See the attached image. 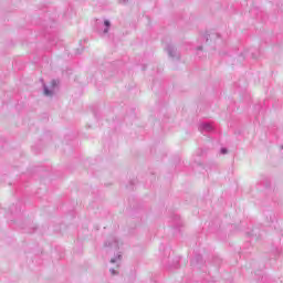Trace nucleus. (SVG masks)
Returning <instances> with one entry per match:
<instances>
[{
    "mask_svg": "<svg viewBox=\"0 0 283 283\" xmlns=\"http://www.w3.org/2000/svg\"><path fill=\"white\" fill-rule=\"evenodd\" d=\"M105 249H112L113 251H118V239L116 237H109L105 243Z\"/></svg>",
    "mask_w": 283,
    "mask_h": 283,
    "instance_id": "nucleus-1",
    "label": "nucleus"
},
{
    "mask_svg": "<svg viewBox=\"0 0 283 283\" xmlns=\"http://www.w3.org/2000/svg\"><path fill=\"white\" fill-rule=\"evenodd\" d=\"M166 51L168 52L170 59H180V54L178 53L174 44H167Z\"/></svg>",
    "mask_w": 283,
    "mask_h": 283,
    "instance_id": "nucleus-2",
    "label": "nucleus"
},
{
    "mask_svg": "<svg viewBox=\"0 0 283 283\" xmlns=\"http://www.w3.org/2000/svg\"><path fill=\"white\" fill-rule=\"evenodd\" d=\"M199 132H201V134H205V132H213V126L209 123H202L199 125Z\"/></svg>",
    "mask_w": 283,
    "mask_h": 283,
    "instance_id": "nucleus-3",
    "label": "nucleus"
},
{
    "mask_svg": "<svg viewBox=\"0 0 283 283\" xmlns=\"http://www.w3.org/2000/svg\"><path fill=\"white\" fill-rule=\"evenodd\" d=\"M105 29L103 30V34H107L109 32V28H112V22L109 20L104 21Z\"/></svg>",
    "mask_w": 283,
    "mask_h": 283,
    "instance_id": "nucleus-4",
    "label": "nucleus"
},
{
    "mask_svg": "<svg viewBox=\"0 0 283 283\" xmlns=\"http://www.w3.org/2000/svg\"><path fill=\"white\" fill-rule=\"evenodd\" d=\"M43 90H44V96H53L54 95V91L50 90L45 84L43 85Z\"/></svg>",
    "mask_w": 283,
    "mask_h": 283,
    "instance_id": "nucleus-5",
    "label": "nucleus"
},
{
    "mask_svg": "<svg viewBox=\"0 0 283 283\" xmlns=\"http://www.w3.org/2000/svg\"><path fill=\"white\" fill-rule=\"evenodd\" d=\"M120 258H123V255L118 254L117 258L111 259V263L116 264V262H118V260H120Z\"/></svg>",
    "mask_w": 283,
    "mask_h": 283,
    "instance_id": "nucleus-6",
    "label": "nucleus"
},
{
    "mask_svg": "<svg viewBox=\"0 0 283 283\" xmlns=\"http://www.w3.org/2000/svg\"><path fill=\"white\" fill-rule=\"evenodd\" d=\"M56 85H59V82L56 80H52V82H51L52 90H54V87H56Z\"/></svg>",
    "mask_w": 283,
    "mask_h": 283,
    "instance_id": "nucleus-7",
    "label": "nucleus"
},
{
    "mask_svg": "<svg viewBox=\"0 0 283 283\" xmlns=\"http://www.w3.org/2000/svg\"><path fill=\"white\" fill-rule=\"evenodd\" d=\"M109 272L112 273V275H117L118 274V272H116V270H114V269H111Z\"/></svg>",
    "mask_w": 283,
    "mask_h": 283,
    "instance_id": "nucleus-8",
    "label": "nucleus"
},
{
    "mask_svg": "<svg viewBox=\"0 0 283 283\" xmlns=\"http://www.w3.org/2000/svg\"><path fill=\"white\" fill-rule=\"evenodd\" d=\"M227 153H228L227 148L221 149V154H227Z\"/></svg>",
    "mask_w": 283,
    "mask_h": 283,
    "instance_id": "nucleus-9",
    "label": "nucleus"
},
{
    "mask_svg": "<svg viewBox=\"0 0 283 283\" xmlns=\"http://www.w3.org/2000/svg\"><path fill=\"white\" fill-rule=\"evenodd\" d=\"M119 2H120V3H126V2H127V0H119Z\"/></svg>",
    "mask_w": 283,
    "mask_h": 283,
    "instance_id": "nucleus-10",
    "label": "nucleus"
},
{
    "mask_svg": "<svg viewBox=\"0 0 283 283\" xmlns=\"http://www.w3.org/2000/svg\"><path fill=\"white\" fill-rule=\"evenodd\" d=\"M216 36V34H212V35H210V39H213Z\"/></svg>",
    "mask_w": 283,
    "mask_h": 283,
    "instance_id": "nucleus-11",
    "label": "nucleus"
},
{
    "mask_svg": "<svg viewBox=\"0 0 283 283\" xmlns=\"http://www.w3.org/2000/svg\"><path fill=\"white\" fill-rule=\"evenodd\" d=\"M197 50H202V46H198Z\"/></svg>",
    "mask_w": 283,
    "mask_h": 283,
    "instance_id": "nucleus-12",
    "label": "nucleus"
}]
</instances>
